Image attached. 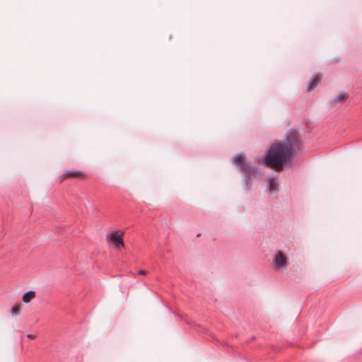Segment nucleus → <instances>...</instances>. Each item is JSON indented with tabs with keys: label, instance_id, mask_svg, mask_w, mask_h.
<instances>
[{
	"label": "nucleus",
	"instance_id": "1",
	"mask_svg": "<svg viewBox=\"0 0 362 362\" xmlns=\"http://www.w3.org/2000/svg\"><path fill=\"white\" fill-rule=\"evenodd\" d=\"M299 142L298 134L290 132L284 141L276 142L271 146L267 156L262 160L263 163L276 171L282 170L295 156Z\"/></svg>",
	"mask_w": 362,
	"mask_h": 362
},
{
	"label": "nucleus",
	"instance_id": "2",
	"mask_svg": "<svg viewBox=\"0 0 362 362\" xmlns=\"http://www.w3.org/2000/svg\"><path fill=\"white\" fill-rule=\"evenodd\" d=\"M124 232L122 230H114L106 236V240L108 244L112 245L115 249L120 250L124 247L123 240Z\"/></svg>",
	"mask_w": 362,
	"mask_h": 362
},
{
	"label": "nucleus",
	"instance_id": "3",
	"mask_svg": "<svg viewBox=\"0 0 362 362\" xmlns=\"http://www.w3.org/2000/svg\"><path fill=\"white\" fill-rule=\"evenodd\" d=\"M75 178L85 180L86 178V175L81 170H68L59 177V181L60 182H62L64 180Z\"/></svg>",
	"mask_w": 362,
	"mask_h": 362
},
{
	"label": "nucleus",
	"instance_id": "4",
	"mask_svg": "<svg viewBox=\"0 0 362 362\" xmlns=\"http://www.w3.org/2000/svg\"><path fill=\"white\" fill-rule=\"evenodd\" d=\"M235 164L240 167V170L243 172L246 173L248 175H250L252 172L251 165L247 163L246 158L245 156L238 155L235 158Z\"/></svg>",
	"mask_w": 362,
	"mask_h": 362
},
{
	"label": "nucleus",
	"instance_id": "5",
	"mask_svg": "<svg viewBox=\"0 0 362 362\" xmlns=\"http://www.w3.org/2000/svg\"><path fill=\"white\" fill-rule=\"evenodd\" d=\"M287 257L281 251H279L274 258V265L279 269L286 268L287 267Z\"/></svg>",
	"mask_w": 362,
	"mask_h": 362
},
{
	"label": "nucleus",
	"instance_id": "6",
	"mask_svg": "<svg viewBox=\"0 0 362 362\" xmlns=\"http://www.w3.org/2000/svg\"><path fill=\"white\" fill-rule=\"evenodd\" d=\"M321 81V76L317 74L312 78L311 82L308 86V90L311 91L313 90Z\"/></svg>",
	"mask_w": 362,
	"mask_h": 362
},
{
	"label": "nucleus",
	"instance_id": "7",
	"mask_svg": "<svg viewBox=\"0 0 362 362\" xmlns=\"http://www.w3.org/2000/svg\"><path fill=\"white\" fill-rule=\"evenodd\" d=\"M35 297V291H30L28 292H26L23 295L22 300L25 303H30L34 298Z\"/></svg>",
	"mask_w": 362,
	"mask_h": 362
},
{
	"label": "nucleus",
	"instance_id": "8",
	"mask_svg": "<svg viewBox=\"0 0 362 362\" xmlns=\"http://www.w3.org/2000/svg\"><path fill=\"white\" fill-rule=\"evenodd\" d=\"M348 98V95L345 93H341L339 95L335 96L332 99V103L334 105L338 103H342L345 101Z\"/></svg>",
	"mask_w": 362,
	"mask_h": 362
},
{
	"label": "nucleus",
	"instance_id": "9",
	"mask_svg": "<svg viewBox=\"0 0 362 362\" xmlns=\"http://www.w3.org/2000/svg\"><path fill=\"white\" fill-rule=\"evenodd\" d=\"M278 186V182L274 179H270L269 180V187L272 193L274 192Z\"/></svg>",
	"mask_w": 362,
	"mask_h": 362
},
{
	"label": "nucleus",
	"instance_id": "10",
	"mask_svg": "<svg viewBox=\"0 0 362 362\" xmlns=\"http://www.w3.org/2000/svg\"><path fill=\"white\" fill-rule=\"evenodd\" d=\"M21 310V305L20 303L14 305L11 309V313L13 315H18Z\"/></svg>",
	"mask_w": 362,
	"mask_h": 362
},
{
	"label": "nucleus",
	"instance_id": "11",
	"mask_svg": "<svg viewBox=\"0 0 362 362\" xmlns=\"http://www.w3.org/2000/svg\"><path fill=\"white\" fill-rule=\"evenodd\" d=\"M146 273H147L146 271V270H143V269L139 270V272H138V274L139 275H146Z\"/></svg>",
	"mask_w": 362,
	"mask_h": 362
},
{
	"label": "nucleus",
	"instance_id": "12",
	"mask_svg": "<svg viewBox=\"0 0 362 362\" xmlns=\"http://www.w3.org/2000/svg\"><path fill=\"white\" fill-rule=\"evenodd\" d=\"M27 337H28L29 339H35V338L36 337V336H35V335H34V334H28V335H27Z\"/></svg>",
	"mask_w": 362,
	"mask_h": 362
}]
</instances>
